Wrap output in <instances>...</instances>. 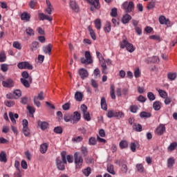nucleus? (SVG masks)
Returning a JSON list of instances; mask_svg holds the SVG:
<instances>
[{"instance_id": "1", "label": "nucleus", "mask_w": 177, "mask_h": 177, "mask_svg": "<svg viewBox=\"0 0 177 177\" xmlns=\"http://www.w3.org/2000/svg\"><path fill=\"white\" fill-rule=\"evenodd\" d=\"M73 157L75 168L76 171H80L82 168V165H84V158H82V155L80 152H75Z\"/></svg>"}, {"instance_id": "2", "label": "nucleus", "mask_w": 177, "mask_h": 177, "mask_svg": "<svg viewBox=\"0 0 177 177\" xmlns=\"http://www.w3.org/2000/svg\"><path fill=\"white\" fill-rule=\"evenodd\" d=\"M64 164H67V160H66V155L62 154V159L60 158H56V165L57 169L59 171H64L65 167Z\"/></svg>"}, {"instance_id": "3", "label": "nucleus", "mask_w": 177, "mask_h": 177, "mask_svg": "<svg viewBox=\"0 0 177 177\" xmlns=\"http://www.w3.org/2000/svg\"><path fill=\"white\" fill-rule=\"evenodd\" d=\"M81 63L82 64H92L93 63V59H92V56L91 55V52L86 51L85 52V58L82 57L80 59Z\"/></svg>"}, {"instance_id": "4", "label": "nucleus", "mask_w": 177, "mask_h": 177, "mask_svg": "<svg viewBox=\"0 0 177 177\" xmlns=\"http://www.w3.org/2000/svg\"><path fill=\"white\" fill-rule=\"evenodd\" d=\"M122 8L126 12V13H129L130 12H132L133 9H135V5L132 1H130V2L125 1L122 4Z\"/></svg>"}, {"instance_id": "5", "label": "nucleus", "mask_w": 177, "mask_h": 177, "mask_svg": "<svg viewBox=\"0 0 177 177\" xmlns=\"http://www.w3.org/2000/svg\"><path fill=\"white\" fill-rule=\"evenodd\" d=\"M80 110L83 114V117L86 121H91V114L88 111V107L85 104H82Z\"/></svg>"}, {"instance_id": "6", "label": "nucleus", "mask_w": 177, "mask_h": 177, "mask_svg": "<svg viewBox=\"0 0 177 177\" xmlns=\"http://www.w3.org/2000/svg\"><path fill=\"white\" fill-rule=\"evenodd\" d=\"M18 68L20 70H32L33 67L28 62H21L17 64Z\"/></svg>"}, {"instance_id": "7", "label": "nucleus", "mask_w": 177, "mask_h": 177, "mask_svg": "<svg viewBox=\"0 0 177 177\" xmlns=\"http://www.w3.org/2000/svg\"><path fill=\"white\" fill-rule=\"evenodd\" d=\"M86 1L91 5L90 8L91 12L95 11V9H100V3L99 2V0H86Z\"/></svg>"}, {"instance_id": "8", "label": "nucleus", "mask_w": 177, "mask_h": 177, "mask_svg": "<svg viewBox=\"0 0 177 177\" xmlns=\"http://www.w3.org/2000/svg\"><path fill=\"white\" fill-rule=\"evenodd\" d=\"M71 118V124H77L81 120V113L78 111H75Z\"/></svg>"}, {"instance_id": "9", "label": "nucleus", "mask_w": 177, "mask_h": 177, "mask_svg": "<svg viewBox=\"0 0 177 177\" xmlns=\"http://www.w3.org/2000/svg\"><path fill=\"white\" fill-rule=\"evenodd\" d=\"M2 85L4 88H13L15 86V82L12 78H8L2 82Z\"/></svg>"}, {"instance_id": "10", "label": "nucleus", "mask_w": 177, "mask_h": 177, "mask_svg": "<svg viewBox=\"0 0 177 177\" xmlns=\"http://www.w3.org/2000/svg\"><path fill=\"white\" fill-rule=\"evenodd\" d=\"M39 100H44V92H40L37 96L34 97V103L37 107H39L41 106Z\"/></svg>"}, {"instance_id": "11", "label": "nucleus", "mask_w": 177, "mask_h": 177, "mask_svg": "<svg viewBox=\"0 0 177 177\" xmlns=\"http://www.w3.org/2000/svg\"><path fill=\"white\" fill-rule=\"evenodd\" d=\"M164 132H165V126L164 124H160L157 127L155 133L158 135V136H161V135H164Z\"/></svg>"}, {"instance_id": "12", "label": "nucleus", "mask_w": 177, "mask_h": 177, "mask_svg": "<svg viewBox=\"0 0 177 177\" xmlns=\"http://www.w3.org/2000/svg\"><path fill=\"white\" fill-rule=\"evenodd\" d=\"M70 8L74 12H80V6L77 3V2L74 0H71L69 2Z\"/></svg>"}, {"instance_id": "13", "label": "nucleus", "mask_w": 177, "mask_h": 177, "mask_svg": "<svg viewBox=\"0 0 177 177\" xmlns=\"http://www.w3.org/2000/svg\"><path fill=\"white\" fill-rule=\"evenodd\" d=\"M158 20L160 24H165L166 26L171 24L169 19H167L164 15H160Z\"/></svg>"}, {"instance_id": "14", "label": "nucleus", "mask_w": 177, "mask_h": 177, "mask_svg": "<svg viewBox=\"0 0 177 177\" xmlns=\"http://www.w3.org/2000/svg\"><path fill=\"white\" fill-rule=\"evenodd\" d=\"M39 20H48V21H52L53 20V17L50 15H46L44 13H39Z\"/></svg>"}, {"instance_id": "15", "label": "nucleus", "mask_w": 177, "mask_h": 177, "mask_svg": "<svg viewBox=\"0 0 177 177\" xmlns=\"http://www.w3.org/2000/svg\"><path fill=\"white\" fill-rule=\"evenodd\" d=\"M47 8L45 10L46 13L48 15H52V11L53 10V6L50 3V1L46 0V1Z\"/></svg>"}, {"instance_id": "16", "label": "nucleus", "mask_w": 177, "mask_h": 177, "mask_svg": "<svg viewBox=\"0 0 177 177\" xmlns=\"http://www.w3.org/2000/svg\"><path fill=\"white\" fill-rule=\"evenodd\" d=\"M96 55L97 59H99L100 63H103V62H106V63H109V64H111V60L107 59L106 61L104 60V57H103V55L100 53V52L97 51Z\"/></svg>"}, {"instance_id": "17", "label": "nucleus", "mask_w": 177, "mask_h": 177, "mask_svg": "<svg viewBox=\"0 0 177 177\" xmlns=\"http://www.w3.org/2000/svg\"><path fill=\"white\" fill-rule=\"evenodd\" d=\"M52 44H49L47 46H44L43 47V52L46 53V55H49L50 56V53L52 52Z\"/></svg>"}, {"instance_id": "18", "label": "nucleus", "mask_w": 177, "mask_h": 177, "mask_svg": "<svg viewBox=\"0 0 177 177\" xmlns=\"http://www.w3.org/2000/svg\"><path fill=\"white\" fill-rule=\"evenodd\" d=\"M79 75L82 80H84V78H86V77L89 75V74L88 73V71H86L85 68H80L79 70Z\"/></svg>"}, {"instance_id": "19", "label": "nucleus", "mask_w": 177, "mask_h": 177, "mask_svg": "<svg viewBox=\"0 0 177 177\" xmlns=\"http://www.w3.org/2000/svg\"><path fill=\"white\" fill-rule=\"evenodd\" d=\"M37 125L41 128L42 131H45L49 127V124L46 122H42L41 120H39L37 122Z\"/></svg>"}, {"instance_id": "20", "label": "nucleus", "mask_w": 177, "mask_h": 177, "mask_svg": "<svg viewBox=\"0 0 177 177\" xmlns=\"http://www.w3.org/2000/svg\"><path fill=\"white\" fill-rule=\"evenodd\" d=\"M48 147H49V145H48V143H46V142L41 145L40 153H41V154H45V153H46V151H48Z\"/></svg>"}, {"instance_id": "21", "label": "nucleus", "mask_w": 177, "mask_h": 177, "mask_svg": "<svg viewBox=\"0 0 177 177\" xmlns=\"http://www.w3.org/2000/svg\"><path fill=\"white\" fill-rule=\"evenodd\" d=\"M0 161L1 162H8L6 152L4 151H1L0 153Z\"/></svg>"}, {"instance_id": "22", "label": "nucleus", "mask_w": 177, "mask_h": 177, "mask_svg": "<svg viewBox=\"0 0 177 177\" xmlns=\"http://www.w3.org/2000/svg\"><path fill=\"white\" fill-rule=\"evenodd\" d=\"M132 19V17L129 15V14L124 15L122 18V21L123 24H127V23H129V21Z\"/></svg>"}, {"instance_id": "23", "label": "nucleus", "mask_w": 177, "mask_h": 177, "mask_svg": "<svg viewBox=\"0 0 177 177\" xmlns=\"http://www.w3.org/2000/svg\"><path fill=\"white\" fill-rule=\"evenodd\" d=\"M21 82L26 88H30V84L32 82V79H30V81L28 79H21Z\"/></svg>"}, {"instance_id": "24", "label": "nucleus", "mask_w": 177, "mask_h": 177, "mask_svg": "<svg viewBox=\"0 0 177 177\" xmlns=\"http://www.w3.org/2000/svg\"><path fill=\"white\" fill-rule=\"evenodd\" d=\"M82 97H84V94L80 91H77L75 93V99L77 102H82Z\"/></svg>"}, {"instance_id": "25", "label": "nucleus", "mask_w": 177, "mask_h": 177, "mask_svg": "<svg viewBox=\"0 0 177 177\" xmlns=\"http://www.w3.org/2000/svg\"><path fill=\"white\" fill-rule=\"evenodd\" d=\"M162 103L160 101H156L153 104V108L156 111L161 109Z\"/></svg>"}, {"instance_id": "26", "label": "nucleus", "mask_w": 177, "mask_h": 177, "mask_svg": "<svg viewBox=\"0 0 177 177\" xmlns=\"http://www.w3.org/2000/svg\"><path fill=\"white\" fill-rule=\"evenodd\" d=\"M175 165V158L174 157L169 158L167 159V167L172 168Z\"/></svg>"}, {"instance_id": "27", "label": "nucleus", "mask_w": 177, "mask_h": 177, "mask_svg": "<svg viewBox=\"0 0 177 177\" xmlns=\"http://www.w3.org/2000/svg\"><path fill=\"white\" fill-rule=\"evenodd\" d=\"M115 86H114V84H111L110 86V95H111V99L115 100Z\"/></svg>"}, {"instance_id": "28", "label": "nucleus", "mask_w": 177, "mask_h": 177, "mask_svg": "<svg viewBox=\"0 0 177 177\" xmlns=\"http://www.w3.org/2000/svg\"><path fill=\"white\" fill-rule=\"evenodd\" d=\"M88 30L91 35V37L92 38V39L95 41L96 39V34L95 33V30H93L91 26H88Z\"/></svg>"}, {"instance_id": "29", "label": "nucleus", "mask_w": 177, "mask_h": 177, "mask_svg": "<svg viewBox=\"0 0 177 177\" xmlns=\"http://www.w3.org/2000/svg\"><path fill=\"white\" fill-rule=\"evenodd\" d=\"M21 75L23 78H21V80H28L29 81H31V80H32V78L31 77V76H30L28 72L27 71L22 72Z\"/></svg>"}, {"instance_id": "30", "label": "nucleus", "mask_w": 177, "mask_h": 177, "mask_svg": "<svg viewBox=\"0 0 177 177\" xmlns=\"http://www.w3.org/2000/svg\"><path fill=\"white\" fill-rule=\"evenodd\" d=\"M156 91H158L160 97H162V99H165L168 96V93L164 90L156 88Z\"/></svg>"}, {"instance_id": "31", "label": "nucleus", "mask_w": 177, "mask_h": 177, "mask_svg": "<svg viewBox=\"0 0 177 177\" xmlns=\"http://www.w3.org/2000/svg\"><path fill=\"white\" fill-rule=\"evenodd\" d=\"M12 93L14 95V99H19L21 96V91L19 89L14 90Z\"/></svg>"}, {"instance_id": "32", "label": "nucleus", "mask_w": 177, "mask_h": 177, "mask_svg": "<svg viewBox=\"0 0 177 177\" xmlns=\"http://www.w3.org/2000/svg\"><path fill=\"white\" fill-rule=\"evenodd\" d=\"M30 15L27 12H24L21 16V20H25V21H30Z\"/></svg>"}, {"instance_id": "33", "label": "nucleus", "mask_w": 177, "mask_h": 177, "mask_svg": "<svg viewBox=\"0 0 177 177\" xmlns=\"http://www.w3.org/2000/svg\"><path fill=\"white\" fill-rule=\"evenodd\" d=\"M140 117L141 118H150V117H151V113L146 111H142L140 113Z\"/></svg>"}, {"instance_id": "34", "label": "nucleus", "mask_w": 177, "mask_h": 177, "mask_svg": "<svg viewBox=\"0 0 177 177\" xmlns=\"http://www.w3.org/2000/svg\"><path fill=\"white\" fill-rule=\"evenodd\" d=\"M120 149H127L128 148V141L122 140L119 143Z\"/></svg>"}, {"instance_id": "35", "label": "nucleus", "mask_w": 177, "mask_h": 177, "mask_svg": "<svg viewBox=\"0 0 177 177\" xmlns=\"http://www.w3.org/2000/svg\"><path fill=\"white\" fill-rule=\"evenodd\" d=\"M83 174L86 176V177L89 176L91 175V172H92V169H91L90 167H86V169H84L82 170Z\"/></svg>"}, {"instance_id": "36", "label": "nucleus", "mask_w": 177, "mask_h": 177, "mask_svg": "<svg viewBox=\"0 0 177 177\" xmlns=\"http://www.w3.org/2000/svg\"><path fill=\"white\" fill-rule=\"evenodd\" d=\"M176 147H177V142H174L170 144V145L167 148V150L168 151H174V150H175Z\"/></svg>"}, {"instance_id": "37", "label": "nucleus", "mask_w": 177, "mask_h": 177, "mask_svg": "<svg viewBox=\"0 0 177 177\" xmlns=\"http://www.w3.org/2000/svg\"><path fill=\"white\" fill-rule=\"evenodd\" d=\"M129 110L131 111V113H138V111L139 110V107L138 106V105H131L129 106Z\"/></svg>"}, {"instance_id": "38", "label": "nucleus", "mask_w": 177, "mask_h": 177, "mask_svg": "<svg viewBox=\"0 0 177 177\" xmlns=\"http://www.w3.org/2000/svg\"><path fill=\"white\" fill-rule=\"evenodd\" d=\"M127 50L128 52H130V53H132V52H135V47L133 46V44L129 43L126 47Z\"/></svg>"}, {"instance_id": "39", "label": "nucleus", "mask_w": 177, "mask_h": 177, "mask_svg": "<svg viewBox=\"0 0 177 177\" xmlns=\"http://www.w3.org/2000/svg\"><path fill=\"white\" fill-rule=\"evenodd\" d=\"M95 27L97 30H100L102 28V21L100 19H95L94 21Z\"/></svg>"}, {"instance_id": "40", "label": "nucleus", "mask_w": 177, "mask_h": 177, "mask_svg": "<svg viewBox=\"0 0 177 177\" xmlns=\"http://www.w3.org/2000/svg\"><path fill=\"white\" fill-rule=\"evenodd\" d=\"M101 107L102 110H107V104L106 103V99L104 97L101 99Z\"/></svg>"}, {"instance_id": "41", "label": "nucleus", "mask_w": 177, "mask_h": 177, "mask_svg": "<svg viewBox=\"0 0 177 177\" xmlns=\"http://www.w3.org/2000/svg\"><path fill=\"white\" fill-rule=\"evenodd\" d=\"M138 142H131L130 149L131 150V151H133V153H135V151H136V146H138Z\"/></svg>"}, {"instance_id": "42", "label": "nucleus", "mask_w": 177, "mask_h": 177, "mask_svg": "<svg viewBox=\"0 0 177 177\" xmlns=\"http://www.w3.org/2000/svg\"><path fill=\"white\" fill-rule=\"evenodd\" d=\"M96 143H97V140H96L95 138L91 137L88 139V145H90V146H95V145H96Z\"/></svg>"}, {"instance_id": "43", "label": "nucleus", "mask_w": 177, "mask_h": 177, "mask_svg": "<svg viewBox=\"0 0 177 177\" xmlns=\"http://www.w3.org/2000/svg\"><path fill=\"white\" fill-rule=\"evenodd\" d=\"M133 129L137 132H142V126L140 124L135 123L133 125Z\"/></svg>"}, {"instance_id": "44", "label": "nucleus", "mask_w": 177, "mask_h": 177, "mask_svg": "<svg viewBox=\"0 0 177 177\" xmlns=\"http://www.w3.org/2000/svg\"><path fill=\"white\" fill-rule=\"evenodd\" d=\"M149 39H153V41H158V42H161V37L159 35H153L149 36Z\"/></svg>"}, {"instance_id": "45", "label": "nucleus", "mask_w": 177, "mask_h": 177, "mask_svg": "<svg viewBox=\"0 0 177 177\" xmlns=\"http://www.w3.org/2000/svg\"><path fill=\"white\" fill-rule=\"evenodd\" d=\"M84 138L81 136H75L72 138L73 142H75L76 143H80V142H82Z\"/></svg>"}, {"instance_id": "46", "label": "nucleus", "mask_w": 177, "mask_h": 177, "mask_svg": "<svg viewBox=\"0 0 177 177\" xmlns=\"http://www.w3.org/2000/svg\"><path fill=\"white\" fill-rule=\"evenodd\" d=\"M104 28L105 32H110V31H111V24L106 22Z\"/></svg>"}, {"instance_id": "47", "label": "nucleus", "mask_w": 177, "mask_h": 177, "mask_svg": "<svg viewBox=\"0 0 177 177\" xmlns=\"http://www.w3.org/2000/svg\"><path fill=\"white\" fill-rule=\"evenodd\" d=\"M80 151L82 154H83L84 157H86V156H88V148H86V147L82 146L80 148Z\"/></svg>"}, {"instance_id": "48", "label": "nucleus", "mask_w": 177, "mask_h": 177, "mask_svg": "<svg viewBox=\"0 0 177 177\" xmlns=\"http://www.w3.org/2000/svg\"><path fill=\"white\" fill-rule=\"evenodd\" d=\"M107 171L109 172V174H111L112 175H115V172L114 171V166L112 165H109L107 166Z\"/></svg>"}, {"instance_id": "49", "label": "nucleus", "mask_w": 177, "mask_h": 177, "mask_svg": "<svg viewBox=\"0 0 177 177\" xmlns=\"http://www.w3.org/2000/svg\"><path fill=\"white\" fill-rule=\"evenodd\" d=\"M38 48H39V44L38 41H33L31 44V50L34 51L36 49H38Z\"/></svg>"}, {"instance_id": "50", "label": "nucleus", "mask_w": 177, "mask_h": 177, "mask_svg": "<svg viewBox=\"0 0 177 177\" xmlns=\"http://www.w3.org/2000/svg\"><path fill=\"white\" fill-rule=\"evenodd\" d=\"M100 64L102 68L103 74H107V65L106 64V62H101Z\"/></svg>"}, {"instance_id": "51", "label": "nucleus", "mask_w": 177, "mask_h": 177, "mask_svg": "<svg viewBox=\"0 0 177 177\" xmlns=\"http://www.w3.org/2000/svg\"><path fill=\"white\" fill-rule=\"evenodd\" d=\"M115 111L113 110L108 111L106 113V116L108 117V118H115Z\"/></svg>"}, {"instance_id": "52", "label": "nucleus", "mask_w": 177, "mask_h": 177, "mask_svg": "<svg viewBox=\"0 0 177 177\" xmlns=\"http://www.w3.org/2000/svg\"><path fill=\"white\" fill-rule=\"evenodd\" d=\"M6 61V54L5 52L0 53V63H3V62Z\"/></svg>"}, {"instance_id": "53", "label": "nucleus", "mask_w": 177, "mask_h": 177, "mask_svg": "<svg viewBox=\"0 0 177 177\" xmlns=\"http://www.w3.org/2000/svg\"><path fill=\"white\" fill-rule=\"evenodd\" d=\"M147 97L151 101L153 102V100H156V95H154V93L151 92H149L147 93Z\"/></svg>"}, {"instance_id": "54", "label": "nucleus", "mask_w": 177, "mask_h": 177, "mask_svg": "<svg viewBox=\"0 0 177 177\" xmlns=\"http://www.w3.org/2000/svg\"><path fill=\"white\" fill-rule=\"evenodd\" d=\"M167 77L170 81H174L176 78V73H168Z\"/></svg>"}, {"instance_id": "55", "label": "nucleus", "mask_w": 177, "mask_h": 177, "mask_svg": "<svg viewBox=\"0 0 177 177\" xmlns=\"http://www.w3.org/2000/svg\"><path fill=\"white\" fill-rule=\"evenodd\" d=\"M1 71H3V73H6V71L9 70V66L6 64H2L1 65Z\"/></svg>"}, {"instance_id": "56", "label": "nucleus", "mask_w": 177, "mask_h": 177, "mask_svg": "<svg viewBox=\"0 0 177 177\" xmlns=\"http://www.w3.org/2000/svg\"><path fill=\"white\" fill-rule=\"evenodd\" d=\"M155 7H156V1H154L149 2L147 5V9H149V10H151V9H154Z\"/></svg>"}, {"instance_id": "57", "label": "nucleus", "mask_w": 177, "mask_h": 177, "mask_svg": "<svg viewBox=\"0 0 177 177\" xmlns=\"http://www.w3.org/2000/svg\"><path fill=\"white\" fill-rule=\"evenodd\" d=\"M128 44H129L128 41L123 39V41L120 43V46L121 49H124V48H127V46H128Z\"/></svg>"}, {"instance_id": "58", "label": "nucleus", "mask_w": 177, "mask_h": 177, "mask_svg": "<svg viewBox=\"0 0 177 177\" xmlns=\"http://www.w3.org/2000/svg\"><path fill=\"white\" fill-rule=\"evenodd\" d=\"M13 48H15V49H21V44L19 41H14L12 44Z\"/></svg>"}, {"instance_id": "59", "label": "nucleus", "mask_w": 177, "mask_h": 177, "mask_svg": "<svg viewBox=\"0 0 177 177\" xmlns=\"http://www.w3.org/2000/svg\"><path fill=\"white\" fill-rule=\"evenodd\" d=\"M122 117H124V113H122V111H115V118L120 120V118H122Z\"/></svg>"}, {"instance_id": "60", "label": "nucleus", "mask_w": 177, "mask_h": 177, "mask_svg": "<svg viewBox=\"0 0 177 177\" xmlns=\"http://www.w3.org/2000/svg\"><path fill=\"white\" fill-rule=\"evenodd\" d=\"M22 132L25 136H30V129L28 127L24 128Z\"/></svg>"}, {"instance_id": "61", "label": "nucleus", "mask_w": 177, "mask_h": 177, "mask_svg": "<svg viewBox=\"0 0 177 177\" xmlns=\"http://www.w3.org/2000/svg\"><path fill=\"white\" fill-rule=\"evenodd\" d=\"M5 104L7 107H12V106H15V102L12 100H6L5 101Z\"/></svg>"}, {"instance_id": "62", "label": "nucleus", "mask_w": 177, "mask_h": 177, "mask_svg": "<svg viewBox=\"0 0 177 177\" xmlns=\"http://www.w3.org/2000/svg\"><path fill=\"white\" fill-rule=\"evenodd\" d=\"M27 110L29 111L30 114H34V113H35V108H34V106H28Z\"/></svg>"}, {"instance_id": "63", "label": "nucleus", "mask_w": 177, "mask_h": 177, "mask_svg": "<svg viewBox=\"0 0 177 177\" xmlns=\"http://www.w3.org/2000/svg\"><path fill=\"white\" fill-rule=\"evenodd\" d=\"M54 132L55 133H62L63 132V129L60 127H57L54 129Z\"/></svg>"}, {"instance_id": "64", "label": "nucleus", "mask_w": 177, "mask_h": 177, "mask_svg": "<svg viewBox=\"0 0 177 177\" xmlns=\"http://www.w3.org/2000/svg\"><path fill=\"white\" fill-rule=\"evenodd\" d=\"M26 34L28 35H34V30L31 28H28L26 30Z\"/></svg>"}]
</instances>
